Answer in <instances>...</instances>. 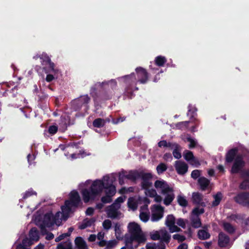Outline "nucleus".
I'll list each match as a JSON object with an SVG mask.
<instances>
[{
    "mask_svg": "<svg viewBox=\"0 0 249 249\" xmlns=\"http://www.w3.org/2000/svg\"><path fill=\"white\" fill-rule=\"evenodd\" d=\"M81 202V199L78 193L73 190L69 195V199L65 201V204L61 206L62 212H57L53 215L52 212H49L43 215L37 213L35 215L34 220L36 225L39 226L42 232L45 228L50 230L54 229L61 225L63 220L66 221L70 213L77 208Z\"/></svg>",
    "mask_w": 249,
    "mask_h": 249,
    "instance_id": "obj_1",
    "label": "nucleus"
},
{
    "mask_svg": "<svg viewBox=\"0 0 249 249\" xmlns=\"http://www.w3.org/2000/svg\"><path fill=\"white\" fill-rule=\"evenodd\" d=\"M116 179L115 174H110L104 176L101 179H96L89 189L83 188L81 191L83 199L87 203L93 200L100 195L105 189L106 196L101 198L103 203H108L112 201V197L116 192V187L113 185Z\"/></svg>",
    "mask_w": 249,
    "mask_h": 249,
    "instance_id": "obj_2",
    "label": "nucleus"
},
{
    "mask_svg": "<svg viewBox=\"0 0 249 249\" xmlns=\"http://www.w3.org/2000/svg\"><path fill=\"white\" fill-rule=\"evenodd\" d=\"M135 70L136 73L133 72L129 75L117 78L120 82L123 83L124 84L125 87L124 93L130 97L133 91L138 89V88L136 87L137 82L145 84L148 80V73L145 69L138 67Z\"/></svg>",
    "mask_w": 249,
    "mask_h": 249,
    "instance_id": "obj_3",
    "label": "nucleus"
},
{
    "mask_svg": "<svg viewBox=\"0 0 249 249\" xmlns=\"http://www.w3.org/2000/svg\"><path fill=\"white\" fill-rule=\"evenodd\" d=\"M127 228L128 233L125 235L124 241L128 249H136L141 244L146 242V234L137 223L130 222L128 224Z\"/></svg>",
    "mask_w": 249,
    "mask_h": 249,
    "instance_id": "obj_4",
    "label": "nucleus"
},
{
    "mask_svg": "<svg viewBox=\"0 0 249 249\" xmlns=\"http://www.w3.org/2000/svg\"><path fill=\"white\" fill-rule=\"evenodd\" d=\"M38 58H40L41 64L43 66V69L47 74L46 80L50 82L57 78L59 71L54 67V63L51 61L49 56L46 53H43L41 54H36L33 57L35 59Z\"/></svg>",
    "mask_w": 249,
    "mask_h": 249,
    "instance_id": "obj_5",
    "label": "nucleus"
},
{
    "mask_svg": "<svg viewBox=\"0 0 249 249\" xmlns=\"http://www.w3.org/2000/svg\"><path fill=\"white\" fill-rule=\"evenodd\" d=\"M117 83L115 80L111 79L108 81H104L102 83L98 82L91 87L90 89V94L94 98V100L96 101L97 99L95 96L94 93L97 89H101L103 90H106L105 93L101 95V98L104 100L109 99L111 98L114 94V90L117 87Z\"/></svg>",
    "mask_w": 249,
    "mask_h": 249,
    "instance_id": "obj_6",
    "label": "nucleus"
},
{
    "mask_svg": "<svg viewBox=\"0 0 249 249\" xmlns=\"http://www.w3.org/2000/svg\"><path fill=\"white\" fill-rule=\"evenodd\" d=\"M154 187L156 190L163 196V203L166 205H169L175 198L173 188L163 179H159L155 181Z\"/></svg>",
    "mask_w": 249,
    "mask_h": 249,
    "instance_id": "obj_7",
    "label": "nucleus"
},
{
    "mask_svg": "<svg viewBox=\"0 0 249 249\" xmlns=\"http://www.w3.org/2000/svg\"><path fill=\"white\" fill-rule=\"evenodd\" d=\"M245 165V162L241 157H237L233 163L231 169L232 174L241 172V177L243 178V181L240 183L239 187L241 189L249 188V170H243L242 168Z\"/></svg>",
    "mask_w": 249,
    "mask_h": 249,
    "instance_id": "obj_8",
    "label": "nucleus"
},
{
    "mask_svg": "<svg viewBox=\"0 0 249 249\" xmlns=\"http://www.w3.org/2000/svg\"><path fill=\"white\" fill-rule=\"evenodd\" d=\"M125 196H121L117 198L114 203L110 206H108L106 212L108 217L116 218L119 217L120 214L119 210L121 207V204L123 203L125 199Z\"/></svg>",
    "mask_w": 249,
    "mask_h": 249,
    "instance_id": "obj_9",
    "label": "nucleus"
},
{
    "mask_svg": "<svg viewBox=\"0 0 249 249\" xmlns=\"http://www.w3.org/2000/svg\"><path fill=\"white\" fill-rule=\"evenodd\" d=\"M151 239L153 240H161L168 243L170 240V235L165 229L159 231H153L149 233Z\"/></svg>",
    "mask_w": 249,
    "mask_h": 249,
    "instance_id": "obj_10",
    "label": "nucleus"
},
{
    "mask_svg": "<svg viewBox=\"0 0 249 249\" xmlns=\"http://www.w3.org/2000/svg\"><path fill=\"white\" fill-rule=\"evenodd\" d=\"M204 213L203 208L196 207L193 209L191 216V223L193 227L198 228L201 226V222L199 215Z\"/></svg>",
    "mask_w": 249,
    "mask_h": 249,
    "instance_id": "obj_11",
    "label": "nucleus"
},
{
    "mask_svg": "<svg viewBox=\"0 0 249 249\" xmlns=\"http://www.w3.org/2000/svg\"><path fill=\"white\" fill-rule=\"evenodd\" d=\"M151 220L152 222H157L163 216L164 208L159 205H153L151 208Z\"/></svg>",
    "mask_w": 249,
    "mask_h": 249,
    "instance_id": "obj_12",
    "label": "nucleus"
},
{
    "mask_svg": "<svg viewBox=\"0 0 249 249\" xmlns=\"http://www.w3.org/2000/svg\"><path fill=\"white\" fill-rule=\"evenodd\" d=\"M90 101V98L86 94L81 96L77 99L74 101L73 104L76 106V109H80L82 107H84L85 110L88 109V104Z\"/></svg>",
    "mask_w": 249,
    "mask_h": 249,
    "instance_id": "obj_13",
    "label": "nucleus"
},
{
    "mask_svg": "<svg viewBox=\"0 0 249 249\" xmlns=\"http://www.w3.org/2000/svg\"><path fill=\"white\" fill-rule=\"evenodd\" d=\"M165 225L168 227L170 232H178L180 229L175 225V218L172 214L167 216L165 220Z\"/></svg>",
    "mask_w": 249,
    "mask_h": 249,
    "instance_id": "obj_14",
    "label": "nucleus"
},
{
    "mask_svg": "<svg viewBox=\"0 0 249 249\" xmlns=\"http://www.w3.org/2000/svg\"><path fill=\"white\" fill-rule=\"evenodd\" d=\"M142 178V186L143 189H149L152 186V183L151 179L152 175L151 173H143L141 174Z\"/></svg>",
    "mask_w": 249,
    "mask_h": 249,
    "instance_id": "obj_15",
    "label": "nucleus"
},
{
    "mask_svg": "<svg viewBox=\"0 0 249 249\" xmlns=\"http://www.w3.org/2000/svg\"><path fill=\"white\" fill-rule=\"evenodd\" d=\"M218 244L220 247L229 248L231 246L229 237L226 234L222 232L219 234Z\"/></svg>",
    "mask_w": 249,
    "mask_h": 249,
    "instance_id": "obj_16",
    "label": "nucleus"
},
{
    "mask_svg": "<svg viewBox=\"0 0 249 249\" xmlns=\"http://www.w3.org/2000/svg\"><path fill=\"white\" fill-rule=\"evenodd\" d=\"M175 167L177 173L179 175H184L188 171L187 164L182 161H176L175 164Z\"/></svg>",
    "mask_w": 249,
    "mask_h": 249,
    "instance_id": "obj_17",
    "label": "nucleus"
},
{
    "mask_svg": "<svg viewBox=\"0 0 249 249\" xmlns=\"http://www.w3.org/2000/svg\"><path fill=\"white\" fill-rule=\"evenodd\" d=\"M150 213L148 208V206L143 205L141 207L140 213V219L143 222H147L149 219Z\"/></svg>",
    "mask_w": 249,
    "mask_h": 249,
    "instance_id": "obj_18",
    "label": "nucleus"
},
{
    "mask_svg": "<svg viewBox=\"0 0 249 249\" xmlns=\"http://www.w3.org/2000/svg\"><path fill=\"white\" fill-rule=\"evenodd\" d=\"M247 193H241L238 194L234 197V200L237 203L244 206H247L248 201H247Z\"/></svg>",
    "mask_w": 249,
    "mask_h": 249,
    "instance_id": "obj_19",
    "label": "nucleus"
},
{
    "mask_svg": "<svg viewBox=\"0 0 249 249\" xmlns=\"http://www.w3.org/2000/svg\"><path fill=\"white\" fill-rule=\"evenodd\" d=\"M141 201V198L137 197H130L127 201L128 207L131 210L134 211L138 207L139 201Z\"/></svg>",
    "mask_w": 249,
    "mask_h": 249,
    "instance_id": "obj_20",
    "label": "nucleus"
},
{
    "mask_svg": "<svg viewBox=\"0 0 249 249\" xmlns=\"http://www.w3.org/2000/svg\"><path fill=\"white\" fill-rule=\"evenodd\" d=\"M96 221V219L94 217L85 219L83 222L79 225L80 229H85L88 227L92 226Z\"/></svg>",
    "mask_w": 249,
    "mask_h": 249,
    "instance_id": "obj_21",
    "label": "nucleus"
},
{
    "mask_svg": "<svg viewBox=\"0 0 249 249\" xmlns=\"http://www.w3.org/2000/svg\"><path fill=\"white\" fill-rule=\"evenodd\" d=\"M202 195L199 193H193L192 194L193 201L194 203L200 205L203 207L205 206V204L202 201Z\"/></svg>",
    "mask_w": 249,
    "mask_h": 249,
    "instance_id": "obj_22",
    "label": "nucleus"
},
{
    "mask_svg": "<svg viewBox=\"0 0 249 249\" xmlns=\"http://www.w3.org/2000/svg\"><path fill=\"white\" fill-rule=\"evenodd\" d=\"M70 117L66 115L62 116L61 123H60L59 130L62 132L65 131L67 126L70 124Z\"/></svg>",
    "mask_w": 249,
    "mask_h": 249,
    "instance_id": "obj_23",
    "label": "nucleus"
},
{
    "mask_svg": "<svg viewBox=\"0 0 249 249\" xmlns=\"http://www.w3.org/2000/svg\"><path fill=\"white\" fill-rule=\"evenodd\" d=\"M208 226H206L204 229L200 230L197 233L198 237L201 240H206L210 238V234L207 231Z\"/></svg>",
    "mask_w": 249,
    "mask_h": 249,
    "instance_id": "obj_24",
    "label": "nucleus"
},
{
    "mask_svg": "<svg viewBox=\"0 0 249 249\" xmlns=\"http://www.w3.org/2000/svg\"><path fill=\"white\" fill-rule=\"evenodd\" d=\"M75 244L78 249H87L86 242L81 237H77L75 239Z\"/></svg>",
    "mask_w": 249,
    "mask_h": 249,
    "instance_id": "obj_25",
    "label": "nucleus"
},
{
    "mask_svg": "<svg viewBox=\"0 0 249 249\" xmlns=\"http://www.w3.org/2000/svg\"><path fill=\"white\" fill-rule=\"evenodd\" d=\"M237 151L238 149L236 148H235L230 150L227 152L226 157V160L227 162H231L233 160Z\"/></svg>",
    "mask_w": 249,
    "mask_h": 249,
    "instance_id": "obj_26",
    "label": "nucleus"
},
{
    "mask_svg": "<svg viewBox=\"0 0 249 249\" xmlns=\"http://www.w3.org/2000/svg\"><path fill=\"white\" fill-rule=\"evenodd\" d=\"M141 174L137 171H130L129 173L124 175L125 178L127 179L134 180L141 177Z\"/></svg>",
    "mask_w": 249,
    "mask_h": 249,
    "instance_id": "obj_27",
    "label": "nucleus"
},
{
    "mask_svg": "<svg viewBox=\"0 0 249 249\" xmlns=\"http://www.w3.org/2000/svg\"><path fill=\"white\" fill-rule=\"evenodd\" d=\"M29 237L32 242L37 241L39 239V233L36 228H33L30 230Z\"/></svg>",
    "mask_w": 249,
    "mask_h": 249,
    "instance_id": "obj_28",
    "label": "nucleus"
},
{
    "mask_svg": "<svg viewBox=\"0 0 249 249\" xmlns=\"http://www.w3.org/2000/svg\"><path fill=\"white\" fill-rule=\"evenodd\" d=\"M198 182L202 190H205L210 184V180L204 177L199 178Z\"/></svg>",
    "mask_w": 249,
    "mask_h": 249,
    "instance_id": "obj_29",
    "label": "nucleus"
},
{
    "mask_svg": "<svg viewBox=\"0 0 249 249\" xmlns=\"http://www.w3.org/2000/svg\"><path fill=\"white\" fill-rule=\"evenodd\" d=\"M158 146L160 147H169L171 148H175L177 147V143H172V142H167L166 141L163 140L159 142H158Z\"/></svg>",
    "mask_w": 249,
    "mask_h": 249,
    "instance_id": "obj_30",
    "label": "nucleus"
},
{
    "mask_svg": "<svg viewBox=\"0 0 249 249\" xmlns=\"http://www.w3.org/2000/svg\"><path fill=\"white\" fill-rule=\"evenodd\" d=\"M56 249H72L71 242L68 240L58 245Z\"/></svg>",
    "mask_w": 249,
    "mask_h": 249,
    "instance_id": "obj_31",
    "label": "nucleus"
},
{
    "mask_svg": "<svg viewBox=\"0 0 249 249\" xmlns=\"http://www.w3.org/2000/svg\"><path fill=\"white\" fill-rule=\"evenodd\" d=\"M177 200L179 205L182 207H186L188 205L186 197L182 195H179L177 197Z\"/></svg>",
    "mask_w": 249,
    "mask_h": 249,
    "instance_id": "obj_32",
    "label": "nucleus"
},
{
    "mask_svg": "<svg viewBox=\"0 0 249 249\" xmlns=\"http://www.w3.org/2000/svg\"><path fill=\"white\" fill-rule=\"evenodd\" d=\"M155 61L157 66L161 67L166 62V59L165 57L160 55L155 58Z\"/></svg>",
    "mask_w": 249,
    "mask_h": 249,
    "instance_id": "obj_33",
    "label": "nucleus"
},
{
    "mask_svg": "<svg viewBox=\"0 0 249 249\" xmlns=\"http://www.w3.org/2000/svg\"><path fill=\"white\" fill-rule=\"evenodd\" d=\"M214 200L212 203L213 206H217L220 202L222 198V194L220 192L217 193L215 195L213 196Z\"/></svg>",
    "mask_w": 249,
    "mask_h": 249,
    "instance_id": "obj_34",
    "label": "nucleus"
},
{
    "mask_svg": "<svg viewBox=\"0 0 249 249\" xmlns=\"http://www.w3.org/2000/svg\"><path fill=\"white\" fill-rule=\"evenodd\" d=\"M105 124V121L101 118H98L93 122V125L95 127L100 128L103 127Z\"/></svg>",
    "mask_w": 249,
    "mask_h": 249,
    "instance_id": "obj_35",
    "label": "nucleus"
},
{
    "mask_svg": "<svg viewBox=\"0 0 249 249\" xmlns=\"http://www.w3.org/2000/svg\"><path fill=\"white\" fill-rule=\"evenodd\" d=\"M114 230L115 232V236L118 239H121L122 238V230L120 225L116 224L114 227Z\"/></svg>",
    "mask_w": 249,
    "mask_h": 249,
    "instance_id": "obj_36",
    "label": "nucleus"
},
{
    "mask_svg": "<svg viewBox=\"0 0 249 249\" xmlns=\"http://www.w3.org/2000/svg\"><path fill=\"white\" fill-rule=\"evenodd\" d=\"M224 230L230 233H233L235 231V228L231 224L225 222L223 223Z\"/></svg>",
    "mask_w": 249,
    "mask_h": 249,
    "instance_id": "obj_37",
    "label": "nucleus"
},
{
    "mask_svg": "<svg viewBox=\"0 0 249 249\" xmlns=\"http://www.w3.org/2000/svg\"><path fill=\"white\" fill-rule=\"evenodd\" d=\"M185 141H187V142H190L189 144V147L190 148H194L197 143L196 140L193 139V138L191 137V136L189 135H187L186 140Z\"/></svg>",
    "mask_w": 249,
    "mask_h": 249,
    "instance_id": "obj_38",
    "label": "nucleus"
},
{
    "mask_svg": "<svg viewBox=\"0 0 249 249\" xmlns=\"http://www.w3.org/2000/svg\"><path fill=\"white\" fill-rule=\"evenodd\" d=\"M78 145L76 143H70L68 144L65 148H63V150H65L66 151H68V152H72L74 151V150L75 149H77Z\"/></svg>",
    "mask_w": 249,
    "mask_h": 249,
    "instance_id": "obj_39",
    "label": "nucleus"
},
{
    "mask_svg": "<svg viewBox=\"0 0 249 249\" xmlns=\"http://www.w3.org/2000/svg\"><path fill=\"white\" fill-rule=\"evenodd\" d=\"M167 166L163 163H160L156 168L157 173L159 175L161 174L167 170Z\"/></svg>",
    "mask_w": 249,
    "mask_h": 249,
    "instance_id": "obj_40",
    "label": "nucleus"
},
{
    "mask_svg": "<svg viewBox=\"0 0 249 249\" xmlns=\"http://www.w3.org/2000/svg\"><path fill=\"white\" fill-rule=\"evenodd\" d=\"M196 111L197 109L195 107H193L191 105H189L188 106L187 115L190 116L191 118H193L196 114Z\"/></svg>",
    "mask_w": 249,
    "mask_h": 249,
    "instance_id": "obj_41",
    "label": "nucleus"
},
{
    "mask_svg": "<svg viewBox=\"0 0 249 249\" xmlns=\"http://www.w3.org/2000/svg\"><path fill=\"white\" fill-rule=\"evenodd\" d=\"M179 146L177 144V147L171 148L170 149H173V155L174 157L177 159H179L181 158V153L179 151Z\"/></svg>",
    "mask_w": 249,
    "mask_h": 249,
    "instance_id": "obj_42",
    "label": "nucleus"
},
{
    "mask_svg": "<svg viewBox=\"0 0 249 249\" xmlns=\"http://www.w3.org/2000/svg\"><path fill=\"white\" fill-rule=\"evenodd\" d=\"M156 191L153 189H145V194L147 196L154 197L157 194Z\"/></svg>",
    "mask_w": 249,
    "mask_h": 249,
    "instance_id": "obj_43",
    "label": "nucleus"
},
{
    "mask_svg": "<svg viewBox=\"0 0 249 249\" xmlns=\"http://www.w3.org/2000/svg\"><path fill=\"white\" fill-rule=\"evenodd\" d=\"M183 157L185 160L189 162L194 156L192 152L186 150L184 152Z\"/></svg>",
    "mask_w": 249,
    "mask_h": 249,
    "instance_id": "obj_44",
    "label": "nucleus"
},
{
    "mask_svg": "<svg viewBox=\"0 0 249 249\" xmlns=\"http://www.w3.org/2000/svg\"><path fill=\"white\" fill-rule=\"evenodd\" d=\"M33 242L30 239L25 238L23 240L21 246L23 249H26L28 247L31 246Z\"/></svg>",
    "mask_w": 249,
    "mask_h": 249,
    "instance_id": "obj_45",
    "label": "nucleus"
},
{
    "mask_svg": "<svg viewBox=\"0 0 249 249\" xmlns=\"http://www.w3.org/2000/svg\"><path fill=\"white\" fill-rule=\"evenodd\" d=\"M228 218L231 221H235L236 222H238V220H240L243 218L242 216L240 214H233L228 217Z\"/></svg>",
    "mask_w": 249,
    "mask_h": 249,
    "instance_id": "obj_46",
    "label": "nucleus"
},
{
    "mask_svg": "<svg viewBox=\"0 0 249 249\" xmlns=\"http://www.w3.org/2000/svg\"><path fill=\"white\" fill-rule=\"evenodd\" d=\"M36 193L34 192L33 190L30 189L28 191H26L25 193L23 194V196L21 200L25 199L27 197L33 195H36ZM20 202L21 201V200H19Z\"/></svg>",
    "mask_w": 249,
    "mask_h": 249,
    "instance_id": "obj_47",
    "label": "nucleus"
},
{
    "mask_svg": "<svg viewBox=\"0 0 249 249\" xmlns=\"http://www.w3.org/2000/svg\"><path fill=\"white\" fill-rule=\"evenodd\" d=\"M103 227L104 229L108 230H109L112 225L111 221L109 219H106L103 222Z\"/></svg>",
    "mask_w": 249,
    "mask_h": 249,
    "instance_id": "obj_48",
    "label": "nucleus"
},
{
    "mask_svg": "<svg viewBox=\"0 0 249 249\" xmlns=\"http://www.w3.org/2000/svg\"><path fill=\"white\" fill-rule=\"evenodd\" d=\"M173 238L174 239L178 241L179 242H182L186 239V237L184 235H180L179 234H175L173 235Z\"/></svg>",
    "mask_w": 249,
    "mask_h": 249,
    "instance_id": "obj_49",
    "label": "nucleus"
},
{
    "mask_svg": "<svg viewBox=\"0 0 249 249\" xmlns=\"http://www.w3.org/2000/svg\"><path fill=\"white\" fill-rule=\"evenodd\" d=\"M188 222L187 220H184L182 218H179L177 221V224L182 228H185L186 226V223Z\"/></svg>",
    "mask_w": 249,
    "mask_h": 249,
    "instance_id": "obj_50",
    "label": "nucleus"
},
{
    "mask_svg": "<svg viewBox=\"0 0 249 249\" xmlns=\"http://www.w3.org/2000/svg\"><path fill=\"white\" fill-rule=\"evenodd\" d=\"M58 130V127L56 125H53L49 126L48 132L51 135L55 134Z\"/></svg>",
    "mask_w": 249,
    "mask_h": 249,
    "instance_id": "obj_51",
    "label": "nucleus"
},
{
    "mask_svg": "<svg viewBox=\"0 0 249 249\" xmlns=\"http://www.w3.org/2000/svg\"><path fill=\"white\" fill-rule=\"evenodd\" d=\"M85 156V154H84V152H83V153L80 152L78 154L72 153L70 157L72 160H73V159H77V158H83Z\"/></svg>",
    "mask_w": 249,
    "mask_h": 249,
    "instance_id": "obj_52",
    "label": "nucleus"
},
{
    "mask_svg": "<svg viewBox=\"0 0 249 249\" xmlns=\"http://www.w3.org/2000/svg\"><path fill=\"white\" fill-rule=\"evenodd\" d=\"M189 163L191 164L192 165L195 166V167H198L199 165H200V163L198 161V160L195 158V157H194L189 161Z\"/></svg>",
    "mask_w": 249,
    "mask_h": 249,
    "instance_id": "obj_53",
    "label": "nucleus"
},
{
    "mask_svg": "<svg viewBox=\"0 0 249 249\" xmlns=\"http://www.w3.org/2000/svg\"><path fill=\"white\" fill-rule=\"evenodd\" d=\"M145 249H157V244L151 242L146 244Z\"/></svg>",
    "mask_w": 249,
    "mask_h": 249,
    "instance_id": "obj_54",
    "label": "nucleus"
},
{
    "mask_svg": "<svg viewBox=\"0 0 249 249\" xmlns=\"http://www.w3.org/2000/svg\"><path fill=\"white\" fill-rule=\"evenodd\" d=\"M200 175V172L198 170H195L192 171L191 173V177L192 178L194 179H196L198 177H199Z\"/></svg>",
    "mask_w": 249,
    "mask_h": 249,
    "instance_id": "obj_55",
    "label": "nucleus"
},
{
    "mask_svg": "<svg viewBox=\"0 0 249 249\" xmlns=\"http://www.w3.org/2000/svg\"><path fill=\"white\" fill-rule=\"evenodd\" d=\"M188 123L189 122L188 121L180 122L177 124L176 127L179 129H182L184 126L187 127Z\"/></svg>",
    "mask_w": 249,
    "mask_h": 249,
    "instance_id": "obj_56",
    "label": "nucleus"
},
{
    "mask_svg": "<svg viewBox=\"0 0 249 249\" xmlns=\"http://www.w3.org/2000/svg\"><path fill=\"white\" fill-rule=\"evenodd\" d=\"M163 159L166 161H170L172 160V156L170 153H166L163 156Z\"/></svg>",
    "mask_w": 249,
    "mask_h": 249,
    "instance_id": "obj_57",
    "label": "nucleus"
},
{
    "mask_svg": "<svg viewBox=\"0 0 249 249\" xmlns=\"http://www.w3.org/2000/svg\"><path fill=\"white\" fill-rule=\"evenodd\" d=\"M94 211V210L93 208L89 207L86 210V214L88 215H91L93 213Z\"/></svg>",
    "mask_w": 249,
    "mask_h": 249,
    "instance_id": "obj_58",
    "label": "nucleus"
},
{
    "mask_svg": "<svg viewBox=\"0 0 249 249\" xmlns=\"http://www.w3.org/2000/svg\"><path fill=\"white\" fill-rule=\"evenodd\" d=\"M35 158L36 157L35 155L28 154V155L27 156V159L28 162L30 164H31V161L35 159Z\"/></svg>",
    "mask_w": 249,
    "mask_h": 249,
    "instance_id": "obj_59",
    "label": "nucleus"
},
{
    "mask_svg": "<svg viewBox=\"0 0 249 249\" xmlns=\"http://www.w3.org/2000/svg\"><path fill=\"white\" fill-rule=\"evenodd\" d=\"M154 201L156 202L160 203L161 202L162 198L161 196L158 194L156 195L154 197Z\"/></svg>",
    "mask_w": 249,
    "mask_h": 249,
    "instance_id": "obj_60",
    "label": "nucleus"
},
{
    "mask_svg": "<svg viewBox=\"0 0 249 249\" xmlns=\"http://www.w3.org/2000/svg\"><path fill=\"white\" fill-rule=\"evenodd\" d=\"M90 183V180H88L85 183H82L79 184L80 188H83L85 187H88Z\"/></svg>",
    "mask_w": 249,
    "mask_h": 249,
    "instance_id": "obj_61",
    "label": "nucleus"
},
{
    "mask_svg": "<svg viewBox=\"0 0 249 249\" xmlns=\"http://www.w3.org/2000/svg\"><path fill=\"white\" fill-rule=\"evenodd\" d=\"M205 248L206 249H210L211 247L212 246L211 242H205L203 243Z\"/></svg>",
    "mask_w": 249,
    "mask_h": 249,
    "instance_id": "obj_62",
    "label": "nucleus"
},
{
    "mask_svg": "<svg viewBox=\"0 0 249 249\" xmlns=\"http://www.w3.org/2000/svg\"><path fill=\"white\" fill-rule=\"evenodd\" d=\"M54 238V235L51 232H48L47 233L46 239L48 240L53 239Z\"/></svg>",
    "mask_w": 249,
    "mask_h": 249,
    "instance_id": "obj_63",
    "label": "nucleus"
},
{
    "mask_svg": "<svg viewBox=\"0 0 249 249\" xmlns=\"http://www.w3.org/2000/svg\"><path fill=\"white\" fill-rule=\"evenodd\" d=\"M188 245L186 243H182L179 245L177 249H187Z\"/></svg>",
    "mask_w": 249,
    "mask_h": 249,
    "instance_id": "obj_64",
    "label": "nucleus"
}]
</instances>
